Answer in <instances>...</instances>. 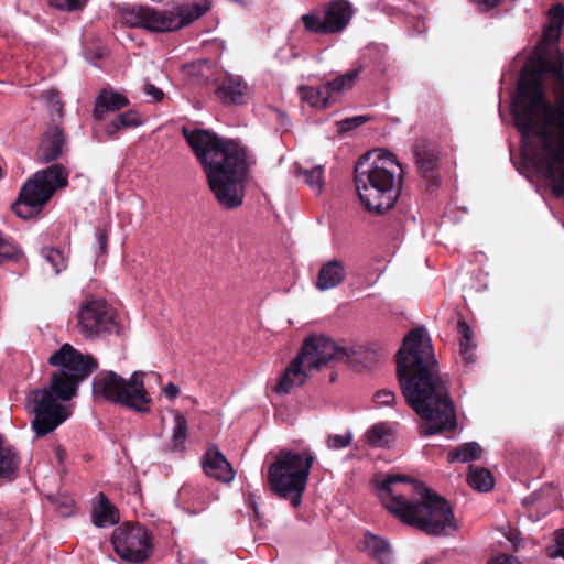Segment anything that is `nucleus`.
<instances>
[{"label": "nucleus", "mask_w": 564, "mask_h": 564, "mask_svg": "<svg viewBox=\"0 0 564 564\" xmlns=\"http://www.w3.org/2000/svg\"><path fill=\"white\" fill-rule=\"evenodd\" d=\"M514 126L534 138L538 171L556 198H564V55L556 51L525 65L512 102Z\"/></svg>", "instance_id": "f257e3e1"}, {"label": "nucleus", "mask_w": 564, "mask_h": 564, "mask_svg": "<svg viewBox=\"0 0 564 564\" xmlns=\"http://www.w3.org/2000/svg\"><path fill=\"white\" fill-rule=\"evenodd\" d=\"M397 377L410 408L423 420L422 435L456 427L447 380L440 373L431 339L423 327L408 333L397 352Z\"/></svg>", "instance_id": "f03ea898"}, {"label": "nucleus", "mask_w": 564, "mask_h": 564, "mask_svg": "<svg viewBox=\"0 0 564 564\" xmlns=\"http://www.w3.org/2000/svg\"><path fill=\"white\" fill-rule=\"evenodd\" d=\"M182 134L203 165L218 203L228 209L241 206L253 156L237 141L208 130L183 127Z\"/></svg>", "instance_id": "7ed1b4c3"}, {"label": "nucleus", "mask_w": 564, "mask_h": 564, "mask_svg": "<svg viewBox=\"0 0 564 564\" xmlns=\"http://www.w3.org/2000/svg\"><path fill=\"white\" fill-rule=\"evenodd\" d=\"M383 506L403 523L440 535L456 530L453 508L442 496L405 475H389L378 485Z\"/></svg>", "instance_id": "20e7f679"}, {"label": "nucleus", "mask_w": 564, "mask_h": 564, "mask_svg": "<svg viewBox=\"0 0 564 564\" xmlns=\"http://www.w3.org/2000/svg\"><path fill=\"white\" fill-rule=\"evenodd\" d=\"M397 169L402 171L394 155L387 150H373L358 159L354 181L367 210L383 214L394 206L402 182L401 176L397 182Z\"/></svg>", "instance_id": "39448f33"}, {"label": "nucleus", "mask_w": 564, "mask_h": 564, "mask_svg": "<svg viewBox=\"0 0 564 564\" xmlns=\"http://www.w3.org/2000/svg\"><path fill=\"white\" fill-rule=\"evenodd\" d=\"M355 351L339 347L325 336L306 338L300 352L283 371L274 391L280 394L289 393L293 388L305 383L312 370H319L330 361L352 362Z\"/></svg>", "instance_id": "423d86ee"}, {"label": "nucleus", "mask_w": 564, "mask_h": 564, "mask_svg": "<svg viewBox=\"0 0 564 564\" xmlns=\"http://www.w3.org/2000/svg\"><path fill=\"white\" fill-rule=\"evenodd\" d=\"M314 456L311 451L281 449L268 468V486L272 494L290 500L297 508L306 489Z\"/></svg>", "instance_id": "0eeeda50"}, {"label": "nucleus", "mask_w": 564, "mask_h": 564, "mask_svg": "<svg viewBox=\"0 0 564 564\" xmlns=\"http://www.w3.org/2000/svg\"><path fill=\"white\" fill-rule=\"evenodd\" d=\"M47 362L57 368L52 373L51 389L61 401H69L75 397L79 383L98 368V362L91 355L82 354L68 343L54 351Z\"/></svg>", "instance_id": "6e6552de"}, {"label": "nucleus", "mask_w": 564, "mask_h": 564, "mask_svg": "<svg viewBox=\"0 0 564 564\" xmlns=\"http://www.w3.org/2000/svg\"><path fill=\"white\" fill-rule=\"evenodd\" d=\"M68 171L62 164H52L28 178L20 189L12 210L22 219H30L41 213L57 189L68 185Z\"/></svg>", "instance_id": "1a4fd4ad"}, {"label": "nucleus", "mask_w": 564, "mask_h": 564, "mask_svg": "<svg viewBox=\"0 0 564 564\" xmlns=\"http://www.w3.org/2000/svg\"><path fill=\"white\" fill-rule=\"evenodd\" d=\"M143 371H134L129 380L113 371H102L93 380V394L115 404H121L137 412L149 411V394L143 384Z\"/></svg>", "instance_id": "9d476101"}, {"label": "nucleus", "mask_w": 564, "mask_h": 564, "mask_svg": "<svg viewBox=\"0 0 564 564\" xmlns=\"http://www.w3.org/2000/svg\"><path fill=\"white\" fill-rule=\"evenodd\" d=\"M207 10V6L199 3L165 11L141 6L124 9L122 11V19L130 26L143 28L152 32H171L191 24Z\"/></svg>", "instance_id": "9b49d317"}, {"label": "nucleus", "mask_w": 564, "mask_h": 564, "mask_svg": "<svg viewBox=\"0 0 564 564\" xmlns=\"http://www.w3.org/2000/svg\"><path fill=\"white\" fill-rule=\"evenodd\" d=\"M58 400L51 386L32 390L28 394L26 408L34 414L32 429L37 437L52 433L69 416V411Z\"/></svg>", "instance_id": "f8f14e48"}, {"label": "nucleus", "mask_w": 564, "mask_h": 564, "mask_svg": "<svg viewBox=\"0 0 564 564\" xmlns=\"http://www.w3.org/2000/svg\"><path fill=\"white\" fill-rule=\"evenodd\" d=\"M77 328L86 339L120 333L113 311L101 299H91L80 305L77 313Z\"/></svg>", "instance_id": "ddd939ff"}, {"label": "nucleus", "mask_w": 564, "mask_h": 564, "mask_svg": "<svg viewBox=\"0 0 564 564\" xmlns=\"http://www.w3.org/2000/svg\"><path fill=\"white\" fill-rule=\"evenodd\" d=\"M111 543L117 555L129 563H143L151 554V538L148 530L140 524L117 527L111 535Z\"/></svg>", "instance_id": "4468645a"}, {"label": "nucleus", "mask_w": 564, "mask_h": 564, "mask_svg": "<svg viewBox=\"0 0 564 564\" xmlns=\"http://www.w3.org/2000/svg\"><path fill=\"white\" fill-rule=\"evenodd\" d=\"M354 8L347 0H332L324 6L323 17L316 12L302 17L305 30L317 34L341 32L350 22Z\"/></svg>", "instance_id": "2eb2a0df"}, {"label": "nucleus", "mask_w": 564, "mask_h": 564, "mask_svg": "<svg viewBox=\"0 0 564 564\" xmlns=\"http://www.w3.org/2000/svg\"><path fill=\"white\" fill-rule=\"evenodd\" d=\"M412 150L419 174L431 184L436 185L440 167V151L436 143L427 139H420Z\"/></svg>", "instance_id": "dca6fc26"}, {"label": "nucleus", "mask_w": 564, "mask_h": 564, "mask_svg": "<svg viewBox=\"0 0 564 564\" xmlns=\"http://www.w3.org/2000/svg\"><path fill=\"white\" fill-rule=\"evenodd\" d=\"M204 473L217 481L230 484L235 478V470L217 445H209L202 458Z\"/></svg>", "instance_id": "f3484780"}, {"label": "nucleus", "mask_w": 564, "mask_h": 564, "mask_svg": "<svg viewBox=\"0 0 564 564\" xmlns=\"http://www.w3.org/2000/svg\"><path fill=\"white\" fill-rule=\"evenodd\" d=\"M65 142L63 130L57 126L50 127L41 137L37 145V161L41 163H50L57 160L63 153Z\"/></svg>", "instance_id": "a211bd4d"}, {"label": "nucleus", "mask_w": 564, "mask_h": 564, "mask_svg": "<svg viewBox=\"0 0 564 564\" xmlns=\"http://www.w3.org/2000/svg\"><path fill=\"white\" fill-rule=\"evenodd\" d=\"M217 98L224 105H242L248 97V86L234 77H227L216 89Z\"/></svg>", "instance_id": "6ab92c4d"}, {"label": "nucleus", "mask_w": 564, "mask_h": 564, "mask_svg": "<svg viewBox=\"0 0 564 564\" xmlns=\"http://www.w3.org/2000/svg\"><path fill=\"white\" fill-rule=\"evenodd\" d=\"M346 278V269L341 261L330 260L324 263L318 272L316 286L321 291L334 289Z\"/></svg>", "instance_id": "aec40b11"}, {"label": "nucleus", "mask_w": 564, "mask_h": 564, "mask_svg": "<svg viewBox=\"0 0 564 564\" xmlns=\"http://www.w3.org/2000/svg\"><path fill=\"white\" fill-rule=\"evenodd\" d=\"M128 105L129 100L126 96L109 89H102L95 101L94 117L101 120L105 113L118 111Z\"/></svg>", "instance_id": "412c9836"}, {"label": "nucleus", "mask_w": 564, "mask_h": 564, "mask_svg": "<svg viewBox=\"0 0 564 564\" xmlns=\"http://www.w3.org/2000/svg\"><path fill=\"white\" fill-rule=\"evenodd\" d=\"M365 551L378 564H391L393 553L389 542L372 533H366L364 536Z\"/></svg>", "instance_id": "4be33fe9"}, {"label": "nucleus", "mask_w": 564, "mask_h": 564, "mask_svg": "<svg viewBox=\"0 0 564 564\" xmlns=\"http://www.w3.org/2000/svg\"><path fill=\"white\" fill-rule=\"evenodd\" d=\"M93 523L98 528L112 525L119 521V513L104 492L98 494V505L93 509Z\"/></svg>", "instance_id": "5701e85b"}, {"label": "nucleus", "mask_w": 564, "mask_h": 564, "mask_svg": "<svg viewBox=\"0 0 564 564\" xmlns=\"http://www.w3.org/2000/svg\"><path fill=\"white\" fill-rule=\"evenodd\" d=\"M457 332L460 335L459 351L466 364H474L476 360L475 347L473 343V330L467 322L459 317L457 323Z\"/></svg>", "instance_id": "b1692460"}, {"label": "nucleus", "mask_w": 564, "mask_h": 564, "mask_svg": "<svg viewBox=\"0 0 564 564\" xmlns=\"http://www.w3.org/2000/svg\"><path fill=\"white\" fill-rule=\"evenodd\" d=\"M19 459L17 452L0 436V478H11L17 471Z\"/></svg>", "instance_id": "393cba45"}, {"label": "nucleus", "mask_w": 564, "mask_h": 564, "mask_svg": "<svg viewBox=\"0 0 564 564\" xmlns=\"http://www.w3.org/2000/svg\"><path fill=\"white\" fill-rule=\"evenodd\" d=\"M469 486L478 491L487 492L495 486L492 474L482 467H469L467 476Z\"/></svg>", "instance_id": "a878e982"}, {"label": "nucleus", "mask_w": 564, "mask_h": 564, "mask_svg": "<svg viewBox=\"0 0 564 564\" xmlns=\"http://www.w3.org/2000/svg\"><path fill=\"white\" fill-rule=\"evenodd\" d=\"M482 448L477 442H468L459 445L448 453V460L451 463L460 462L468 463L480 458Z\"/></svg>", "instance_id": "bb28decb"}, {"label": "nucleus", "mask_w": 564, "mask_h": 564, "mask_svg": "<svg viewBox=\"0 0 564 564\" xmlns=\"http://www.w3.org/2000/svg\"><path fill=\"white\" fill-rule=\"evenodd\" d=\"M141 123V119L135 111H127L118 115L113 120L106 123L105 131L109 137H115L117 132L124 128H133Z\"/></svg>", "instance_id": "cd10ccee"}, {"label": "nucleus", "mask_w": 564, "mask_h": 564, "mask_svg": "<svg viewBox=\"0 0 564 564\" xmlns=\"http://www.w3.org/2000/svg\"><path fill=\"white\" fill-rule=\"evenodd\" d=\"M323 165H315L311 169H305L302 166L296 167V176H302L305 184L311 187L312 191L319 194L323 191L324 180H323Z\"/></svg>", "instance_id": "c85d7f7f"}, {"label": "nucleus", "mask_w": 564, "mask_h": 564, "mask_svg": "<svg viewBox=\"0 0 564 564\" xmlns=\"http://www.w3.org/2000/svg\"><path fill=\"white\" fill-rule=\"evenodd\" d=\"M301 98L314 108H326L329 102V98L326 95V88L323 85L318 87H301Z\"/></svg>", "instance_id": "c756f323"}, {"label": "nucleus", "mask_w": 564, "mask_h": 564, "mask_svg": "<svg viewBox=\"0 0 564 564\" xmlns=\"http://www.w3.org/2000/svg\"><path fill=\"white\" fill-rule=\"evenodd\" d=\"M359 72L360 69H354L323 84L324 88H326V95L328 98H330L333 93H340L346 88H351L355 79L359 75Z\"/></svg>", "instance_id": "7c9ffc66"}, {"label": "nucleus", "mask_w": 564, "mask_h": 564, "mask_svg": "<svg viewBox=\"0 0 564 564\" xmlns=\"http://www.w3.org/2000/svg\"><path fill=\"white\" fill-rule=\"evenodd\" d=\"M564 23V7L562 4H556L550 10V23L546 30L544 31V39L552 40L557 39L560 35V31Z\"/></svg>", "instance_id": "2f4dec72"}, {"label": "nucleus", "mask_w": 564, "mask_h": 564, "mask_svg": "<svg viewBox=\"0 0 564 564\" xmlns=\"http://www.w3.org/2000/svg\"><path fill=\"white\" fill-rule=\"evenodd\" d=\"M43 259L52 267L55 274L66 269L67 263L63 252L56 248H43L41 250Z\"/></svg>", "instance_id": "473e14b6"}, {"label": "nucleus", "mask_w": 564, "mask_h": 564, "mask_svg": "<svg viewBox=\"0 0 564 564\" xmlns=\"http://www.w3.org/2000/svg\"><path fill=\"white\" fill-rule=\"evenodd\" d=\"M187 437V420L180 413L174 412V427L172 433V444L174 448L182 447Z\"/></svg>", "instance_id": "72a5a7b5"}, {"label": "nucleus", "mask_w": 564, "mask_h": 564, "mask_svg": "<svg viewBox=\"0 0 564 564\" xmlns=\"http://www.w3.org/2000/svg\"><path fill=\"white\" fill-rule=\"evenodd\" d=\"M371 446H383L389 441L388 429L384 423L375 424L366 434Z\"/></svg>", "instance_id": "f704fd0d"}, {"label": "nucleus", "mask_w": 564, "mask_h": 564, "mask_svg": "<svg viewBox=\"0 0 564 564\" xmlns=\"http://www.w3.org/2000/svg\"><path fill=\"white\" fill-rule=\"evenodd\" d=\"M18 253L19 250L17 246L9 239L4 238V236L0 231V264L11 259H14Z\"/></svg>", "instance_id": "c9c22d12"}, {"label": "nucleus", "mask_w": 564, "mask_h": 564, "mask_svg": "<svg viewBox=\"0 0 564 564\" xmlns=\"http://www.w3.org/2000/svg\"><path fill=\"white\" fill-rule=\"evenodd\" d=\"M51 7L62 11H76L82 9L87 0H47Z\"/></svg>", "instance_id": "e433bc0d"}, {"label": "nucleus", "mask_w": 564, "mask_h": 564, "mask_svg": "<svg viewBox=\"0 0 564 564\" xmlns=\"http://www.w3.org/2000/svg\"><path fill=\"white\" fill-rule=\"evenodd\" d=\"M53 503L55 505L56 510L63 517L70 516L75 510L74 500L66 496L55 498Z\"/></svg>", "instance_id": "4c0bfd02"}, {"label": "nucleus", "mask_w": 564, "mask_h": 564, "mask_svg": "<svg viewBox=\"0 0 564 564\" xmlns=\"http://www.w3.org/2000/svg\"><path fill=\"white\" fill-rule=\"evenodd\" d=\"M351 442L350 433H346L344 435H330L327 440V445L330 448L339 449L347 447Z\"/></svg>", "instance_id": "58836bf2"}, {"label": "nucleus", "mask_w": 564, "mask_h": 564, "mask_svg": "<svg viewBox=\"0 0 564 564\" xmlns=\"http://www.w3.org/2000/svg\"><path fill=\"white\" fill-rule=\"evenodd\" d=\"M373 399L379 405L390 406L395 402V394L391 390L382 389L376 392Z\"/></svg>", "instance_id": "ea45409f"}, {"label": "nucleus", "mask_w": 564, "mask_h": 564, "mask_svg": "<svg viewBox=\"0 0 564 564\" xmlns=\"http://www.w3.org/2000/svg\"><path fill=\"white\" fill-rule=\"evenodd\" d=\"M367 120H368V118L366 116L347 118L339 122V130H340V132L350 131V130L361 126L362 123L367 122Z\"/></svg>", "instance_id": "a19ab883"}, {"label": "nucleus", "mask_w": 564, "mask_h": 564, "mask_svg": "<svg viewBox=\"0 0 564 564\" xmlns=\"http://www.w3.org/2000/svg\"><path fill=\"white\" fill-rule=\"evenodd\" d=\"M143 93L149 98V101L159 102L164 98V93L151 83H145L143 85Z\"/></svg>", "instance_id": "79ce46f5"}, {"label": "nucleus", "mask_w": 564, "mask_h": 564, "mask_svg": "<svg viewBox=\"0 0 564 564\" xmlns=\"http://www.w3.org/2000/svg\"><path fill=\"white\" fill-rule=\"evenodd\" d=\"M488 564H521V563L517 557H514L512 555L502 554V555H499V556L490 560L488 562Z\"/></svg>", "instance_id": "37998d69"}, {"label": "nucleus", "mask_w": 564, "mask_h": 564, "mask_svg": "<svg viewBox=\"0 0 564 564\" xmlns=\"http://www.w3.org/2000/svg\"><path fill=\"white\" fill-rule=\"evenodd\" d=\"M97 240L99 242L100 253H106L108 243V234L106 229H99L97 231Z\"/></svg>", "instance_id": "c03bdc74"}, {"label": "nucleus", "mask_w": 564, "mask_h": 564, "mask_svg": "<svg viewBox=\"0 0 564 564\" xmlns=\"http://www.w3.org/2000/svg\"><path fill=\"white\" fill-rule=\"evenodd\" d=\"M554 556H562L564 558V529L557 532Z\"/></svg>", "instance_id": "a18cd8bd"}, {"label": "nucleus", "mask_w": 564, "mask_h": 564, "mask_svg": "<svg viewBox=\"0 0 564 564\" xmlns=\"http://www.w3.org/2000/svg\"><path fill=\"white\" fill-rule=\"evenodd\" d=\"M163 392L169 399H174L180 394V388L170 382L163 388Z\"/></svg>", "instance_id": "49530a36"}, {"label": "nucleus", "mask_w": 564, "mask_h": 564, "mask_svg": "<svg viewBox=\"0 0 564 564\" xmlns=\"http://www.w3.org/2000/svg\"><path fill=\"white\" fill-rule=\"evenodd\" d=\"M502 0H478V3L482 7L484 10L488 11L500 6Z\"/></svg>", "instance_id": "de8ad7c7"}, {"label": "nucleus", "mask_w": 564, "mask_h": 564, "mask_svg": "<svg viewBox=\"0 0 564 564\" xmlns=\"http://www.w3.org/2000/svg\"><path fill=\"white\" fill-rule=\"evenodd\" d=\"M55 454H56V457L58 458V460L62 463L64 460V457H65V451L62 447L58 446L55 449Z\"/></svg>", "instance_id": "09e8293b"}, {"label": "nucleus", "mask_w": 564, "mask_h": 564, "mask_svg": "<svg viewBox=\"0 0 564 564\" xmlns=\"http://www.w3.org/2000/svg\"><path fill=\"white\" fill-rule=\"evenodd\" d=\"M55 96H56V94H55V93H52V91L47 93V98H48L50 100H51V99H53V98H55Z\"/></svg>", "instance_id": "8fccbe9b"}]
</instances>
